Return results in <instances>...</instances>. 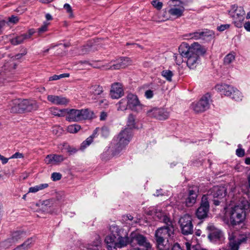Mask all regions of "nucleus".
Here are the masks:
<instances>
[{
	"mask_svg": "<svg viewBox=\"0 0 250 250\" xmlns=\"http://www.w3.org/2000/svg\"><path fill=\"white\" fill-rule=\"evenodd\" d=\"M25 236V232L21 230H16L13 231L11 235V237L7 239L4 243L5 246H8L22 239Z\"/></svg>",
	"mask_w": 250,
	"mask_h": 250,
	"instance_id": "nucleus-24",
	"label": "nucleus"
},
{
	"mask_svg": "<svg viewBox=\"0 0 250 250\" xmlns=\"http://www.w3.org/2000/svg\"><path fill=\"white\" fill-rule=\"evenodd\" d=\"M34 33L35 31L33 29H30L27 33L17 36L12 39L11 40V42L14 45L21 44L22 43L24 40L30 39Z\"/></svg>",
	"mask_w": 250,
	"mask_h": 250,
	"instance_id": "nucleus-26",
	"label": "nucleus"
},
{
	"mask_svg": "<svg viewBox=\"0 0 250 250\" xmlns=\"http://www.w3.org/2000/svg\"><path fill=\"white\" fill-rule=\"evenodd\" d=\"M116 239L117 237L114 234H111L105 237L104 241L108 250H112L113 248H116Z\"/></svg>",
	"mask_w": 250,
	"mask_h": 250,
	"instance_id": "nucleus-28",
	"label": "nucleus"
},
{
	"mask_svg": "<svg viewBox=\"0 0 250 250\" xmlns=\"http://www.w3.org/2000/svg\"><path fill=\"white\" fill-rule=\"evenodd\" d=\"M197 189H189L188 193L186 195L185 204L188 207H190L193 206L196 203L197 197Z\"/></svg>",
	"mask_w": 250,
	"mask_h": 250,
	"instance_id": "nucleus-23",
	"label": "nucleus"
},
{
	"mask_svg": "<svg viewBox=\"0 0 250 250\" xmlns=\"http://www.w3.org/2000/svg\"><path fill=\"white\" fill-rule=\"evenodd\" d=\"M230 27V25L229 24H222L217 26V30L222 32L225 30L229 29Z\"/></svg>",
	"mask_w": 250,
	"mask_h": 250,
	"instance_id": "nucleus-47",
	"label": "nucleus"
},
{
	"mask_svg": "<svg viewBox=\"0 0 250 250\" xmlns=\"http://www.w3.org/2000/svg\"><path fill=\"white\" fill-rule=\"evenodd\" d=\"M245 163L246 165H250V157H247L245 159Z\"/></svg>",
	"mask_w": 250,
	"mask_h": 250,
	"instance_id": "nucleus-58",
	"label": "nucleus"
},
{
	"mask_svg": "<svg viewBox=\"0 0 250 250\" xmlns=\"http://www.w3.org/2000/svg\"><path fill=\"white\" fill-rule=\"evenodd\" d=\"M129 243H130V238L127 236H119L116 239V248H122L125 247Z\"/></svg>",
	"mask_w": 250,
	"mask_h": 250,
	"instance_id": "nucleus-29",
	"label": "nucleus"
},
{
	"mask_svg": "<svg viewBox=\"0 0 250 250\" xmlns=\"http://www.w3.org/2000/svg\"><path fill=\"white\" fill-rule=\"evenodd\" d=\"M59 130H61V128H60V127L59 126H54L53 128V133L55 134H58V132L59 131Z\"/></svg>",
	"mask_w": 250,
	"mask_h": 250,
	"instance_id": "nucleus-57",
	"label": "nucleus"
},
{
	"mask_svg": "<svg viewBox=\"0 0 250 250\" xmlns=\"http://www.w3.org/2000/svg\"><path fill=\"white\" fill-rule=\"evenodd\" d=\"M99 104L100 106H101L102 107H105L106 106L108 105V101L105 99H102L99 101Z\"/></svg>",
	"mask_w": 250,
	"mask_h": 250,
	"instance_id": "nucleus-49",
	"label": "nucleus"
},
{
	"mask_svg": "<svg viewBox=\"0 0 250 250\" xmlns=\"http://www.w3.org/2000/svg\"><path fill=\"white\" fill-rule=\"evenodd\" d=\"M248 181H249V188H250V174H249V175Z\"/></svg>",
	"mask_w": 250,
	"mask_h": 250,
	"instance_id": "nucleus-64",
	"label": "nucleus"
},
{
	"mask_svg": "<svg viewBox=\"0 0 250 250\" xmlns=\"http://www.w3.org/2000/svg\"><path fill=\"white\" fill-rule=\"evenodd\" d=\"M215 88L221 94L229 96L235 101H240L242 100L243 96L241 92L230 85L219 84L216 85Z\"/></svg>",
	"mask_w": 250,
	"mask_h": 250,
	"instance_id": "nucleus-6",
	"label": "nucleus"
},
{
	"mask_svg": "<svg viewBox=\"0 0 250 250\" xmlns=\"http://www.w3.org/2000/svg\"><path fill=\"white\" fill-rule=\"evenodd\" d=\"M235 60V55L233 53H229L224 58V63L226 65L229 64Z\"/></svg>",
	"mask_w": 250,
	"mask_h": 250,
	"instance_id": "nucleus-39",
	"label": "nucleus"
},
{
	"mask_svg": "<svg viewBox=\"0 0 250 250\" xmlns=\"http://www.w3.org/2000/svg\"><path fill=\"white\" fill-rule=\"evenodd\" d=\"M47 99L51 104L65 106L69 103L68 99L61 95H49Z\"/></svg>",
	"mask_w": 250,
	"mask_h": 250,
	"instance_id": "nucleus-20",
	"label": "nucleus"
},
{
	"mask_svg": "<svg viewBox=\"0 0 250 250\" xmlns=\"http://www.w3.org/2000/svg\"><path fill=\"white\" fill-rule=\"evenodd\" d=\"M65 110L66 120L69 122H78L89 118L88 111L87 109L65 108Z\"/></svg>",
	"mask_w": 250,
	"mask_h": 250,
	"instance_id": "nucleus-9",
	"label": "nucleus"
},
{
	"mask_svg": "<svg viewBox=\"0 0 250 250\" xmlns=\"http://www.w3.org/2000/svg\"><path fill=\"white\" fill-rule=\"evenodd\" d=\"M206 51V49L198 42H194L190 45L183 42L179 47V53L187 59V65L190 69H194L199 65L200 56L205 54Z\"/></svg>",
	"mask_w": 250,
	"mask_h": 250,
	"instance_id": "nucleus-1",
	"label": "nucleus"
},
{
	"mask_svg": "<svg viewBox=\"0 0 250 250\" xmlns=\"http://www.w3.org/2000/svg\"><path fill=\"white\" fill-rule=\"evenodd\" d=\"M98 130V129L96 128L94 130L93 133L82 143L81 146V149H84L87 146H89L92 143L93 138L95 137L96 134L97 133Z\"/></svg>",
	"mask_w": 250,
	"mask_h": 250,
	"instance_id": "nucleus-32",
	"label": "nucleus"
},
{
	"mask_svg": "<svg viewBox=\"0 0 250 250\" xmlns=\"http://www.w3.org/2000/svg\"><path fill=\"white\" fill-rule=\"evenodd\" d=\"M25 54V53H23V54H17L15 57L16 59H19L20 58H21L22 56H23V55H24Z\"/></svg>",
	"mask_w": 250,
	"mask_h": 250,
	"instance_id": "nucleus-61",
	"label": "nucleus"
},
{
	"mask_svg": "<svg viewBox=\"0 0 250 250\" xmlns=\"http://www.w3.org/2000/svg\"><path fill=\"white\" fill-rule=\"evenodd\" d=\"M162 189H160V190H157L156 193L154 194V195L155 196H159L160 195H161V191Z\"/></svg>",
	"mask_w": 250,
	"mask_h": 250,
	"instance_id": "nucleus-60",
	"label": "nucleus"
},
{
	"mask_svg": "<svg viewBox=\"0 0 250 250\" xmlns=\"http://www.w3.org/2000/svg\"><path fill=\"white\" fill-rule=\"evenodd\" d=\"M103 92V87L97 84L92 85L89 88L88 93V99L89 100L96 101L98 99L99 96Z\"/></svg>",
	"mask_w": 250,
	"mask_h": 250,
	"instance_id": "nucleus-21",
	"label": "nucleus"
},
{
	"mask_svg": "<svg viewBox=\"0 0 250 250\" xmlns=\"http://www.w3.org/2000/svg\"><path fill=\"white\" fill-rule=\"evenodd\" d=\"M23 158V154L21 153L20 152H16L14 154L10 159H18V158Z\"/></svg>",
	"mask_w": 250,
	"mask_h": 250,
	"instance_id": "nucleus-50",
	"label": "nucleus"
},
{
	"mask_svg": "<svg viewBox=\"0 0 250 250\" xmlns=\"http://www.w3.org/2000/svg\"><path fill=\"white\" fill-rule=\"evenodd\" d=\"M107 117V113L104 112H102L101 113L100 119L102 121L105 120Z\"/></svg>",
	"mask_w": 250,
	"mask_h": 250,
	"instance_id": "nucleus-55",
	"label": "nucleus"
},
{
	"mask_svg": "<svg viewBox=\"0 0 250 250\" xmlns=\"http://www.w3.org/2000/svg\"><path fill=\"white\" fill-rule=\"evenodd\" d=\"M248 236L246 234L235 232L229 234V243L228 250H238L239 245L246 242Z\"/></svg>",
	"mask_w": 250,
	"mask_h": 250,
	"instance_id": "nucleus-10",
	"label": "nucleus"
},
{
	"mask_svg": "<svg viewBox=\"0 0 250 250\" xmlns=\"http://www.w3.org/2000/svg\"><path fill=\"white\" fill-rule=\"evenodd\" d=\"M42 3H49L52 1L53 0H40Z\"/></svg>",
	"mask_w": 250,
	"mask_h": 250,
	"instance_id": "nucleus-62",
	"label": "nucleus"
},
{
	"mask_svg": "<svg viewBox=\"0 0 250 250\" xmlns=\"http://www.w3.org/2000/svg\"><path fill=\"white\" fill-rule=\"evenodd\" d=\"M211 102L210 94L206 93L201 97L199 101L193 103L191 106L195 112L201 113L209 108Z\"/></svg>",
	"mask_w": 250,
	"mask_h": 250,
	"instance_id": "nucleus-11",
	"label": "nucleus"
},
{
	"mask_svg": "<svg viewBox=\"0 0 250 250\" xmlns=\"http://www.w3.org/2000/svg\"><path fill=\"white\" fill-rule=\"evenodd\" d=\"M152 5L158 10H160L163 7V3L158 0H153L151 2Z\"/></svg>",
	"mask_w": 250,
	"mask_h": 250,
	"instance_id": "nucleus-43",
	"label": "nucleus"
},
{
	"mask_svg": "<svg viewBox=\"0 0 250 250\" xmlns=\"http://www.w3.org/2000/svg\"><path fill=\"white\" fill-rule=\"evenodd\" d=\"M135 117L132 114H130L128 116L127 125L129 128L131 130V128L135 127Z\"/></svg>",
	"mask_w": 250,
	"mask_h": 250,
	"instance_id": "nucleus-38",
	"label": "nucleus"
},
{
	"mask_svg": "<svg viewBox=\"0 0 250 250\" xmlns=\"http://www.w3.org/2000/svg\"><path fill=\"white\" fill-rule=\"evenodd\" d=\"M64 158L62 155L56 154H50L46 156L44 159L45 163L46 164H51L53 165H59L63 161Z\"/></svg>",
	"mask_w": 250,
	"mask_h": 250,
	"instance_id": "nucleus-25",
	"label": "nucleus"
},
{
	"mask_svg": "<svg viewBox=\"0 0 250 250\" xmlns=\"http://www.w3.org/2000/svg\"><path fill=\"white\" fill-rule=\"evenodd\" d=\"M229 13L232 19L233 23L235 26L238 28L242 27L243 25L245 16V12L243 7L233 5Z\"/></svg>",
	"mask_w": 250,
	"mask_h": 250,
	"instance_id": "nucleus-8",
	"label": "nucleus"
},
{
	"mask_svg": "<svg viewBox=\"0 0 250 250\" xmlns=\"http://www.w3.org/2000/svg\"><path fill=\"white\" fill-rule=\"evenodd\" d=\"M81 126L77 124L71 125L67 126V130L70 133H76L81 129Z\"/></svg>",
	"mask_w": 250,
	"mask_h": 250,
	"instance_id": "nucleus-37",
	"label": "nucleus"
},
{
	"mask_svg": "<svg viewBox=\"0 0 250 250\" xmlns=\"http://www.w3.org/2000/svg\"><path fill=\"white\" fill-rule=\"evenodd\" d=\"M126 217L128 219V220H130V221L132 220L133 219V217L130 215H126Z\"/></svg>",
	"mask_w": 250,
	"mask_h": 250,
	"instance_id": "nucleus-63",
	"label": "nucleus"
},
{
	"mask_svg": "<svg viewBox=\"0 0 250 250\" xmlns=\"http://www.w3.org/2000/svg\"><path fill=\"white\" fill-rule=\"evenodd\" d=\"M39 106L34 101L26 99H15L9 105V109L13 113H21L24 111L30 112L36 110Z\"/></svg>",
	"mask_w": 250,
	"mask_h": 250,
	"instance_id": "nucleus-3",
	"label": "nucleus"
},
{
	"mask_svg": "<svg viewBox=\"0 0 250 250\" xmlns=\"http://www.w3.org/2000/svg\"><path fill=\"white\" fill-rule=\"evenodd\" d=\"M171 250H182L178 244H175L173 245Z\"/></svg>",
	"mask_w": 250,
	"mask_h": 250,
	"instance_id": "nucleus-56",
	"label": "nucleus"
},
{
	"mask_svg": "<svg viewBox=\"0 0 250 250\" xmlns=\"http://www.w3.org/2000/svg\"><path fill=\"white\" fill-rule=\"evenodd\" d=\"M97 128L98 129L97 132L99 130H100L101 135L103 137L106 138L109 136L110 131H109V129L108 127L104 126L101 128Z\"/></svg>",
	"mask_w": 250,
	"mask_h": 250,
	"instance_id": "nucleus-40",
	"label": "nucleus"
},
{
	"mask_svg": "<svg viewBox=\"0 0 250 250\" xmlns=\"http://www.w3.org/2000/svg\"><path fill=\"white\" fill-rule=\"evenodd\" d=\"M62 178V174L58 172H53L51 175V178L53 181H56L60 180Z\"/></svg>",
	"mask_w": 250,
	"mask_h": 250,
	"instance_id": "nucleus-45",
	"label": "nucleus"
},
{
	"mask_svg": "<svg viewBox=\"0 0 250 250\" xmlns=\"http://www.w3.org/2000/svg\"><path fill=\"white\" fill-rule=\"evenodd\" d=\"M244 28L248 32H250V22L247 21L243 23Z\"/></svg>",
	"mask_w": 250,
	"mask_h": 250,
	"instance_id": "nucleus-53",
	"label": "nucleus"
},
{
	"mask_svg": "<svg viewBox=\"0 0 250 250\" xmlns=\"http://www.w3.org/2000/svg\"><path fill=\"white\" fill-rule=\"evenodd\" d=\"M166 226L157 229L155 232V238L159 239L168 240L174 234V228L173 222L165 224Z\"/></svg>",
	"mask_w": 250,
	"mask_h": 250,
	"instance_id": "nucleus-13",
	"label": "nucleus"
},
{
	"mask_svg": "<svg viewBox=\"0 0 250 250\" xmlns=\"http://www.w3.org/2000/svg\"><path fill=\"white\" fill-rule=\"evenodd\" d=\"M110 96L113 99L121 98L124 95V89L122 84L120 83H115L111 85Z\"/></svg>",
	"mask_w": 250,
	"mask_h": 250,
	"instance_id": "nucleus-22",
	"label": "nucleus"
},
{
	"mask_svg": "<svg viewBox=\"0 0 250 250\" xmlns=\"http://www.w3.org/2000/svg\"><path fill=\"white\" fill-rule=\"evenodd\" d=\"M8 158H5L3 155H0V160H1L2 164H5L8 162Z\"/></svg>",
	"mask_w": 250,
	"mask_h": 250,
	"instance_id": "nucleus-54",
	"label": "nucleus"
},
{
	"mask_svg": "<svg viewBox=\"0 0 250 250\" xmlns=\"http://www.w3.org/2000/svg\"><path fill=\"white\" fill-rule=\"evenodd\" d=\"M130 244L137 243L140 246L146 249V250H150L151 246L150 243L144 235L137 232H133L130 235Z\"/></svg>",
	"mask_w": 250,
	"mask_h": 250,
	"instance_id": "nucleus-14",
	"label": "nucleus"
},
{
	"mask_svg": "<svg viewBox=\"0 0 250 250\" xmlns=\"http://www.w3.org/2000/svg\"><path fill=\"white\" fill-rule=\"evenodd\" d=\"M153 211L155 216L165 224L172 222L169 217L167 216V213L164 212L160 208L156 207L154 208Z\"/></svg>",
	"mask_w": 250,
	"mask_h": 250,
	"instance_id": "nucleus-27",
	"label": "nucleus"
},
{
	"mask_svg": "<svg viewBox=\"0 0 250 250\" xmlns=\"http://www.w3.org/2000/svg\"><path fill=\"white\" fill-rule=\"evenodd\" d=\"M250 209V201L245 198L240 199L238 205L231 208L230 212V221L232 225H236L243 222L246 217V210Z\"/></svg>",
	"mask_w": 250,
	"mask_h": 250,
	"instance_id": "nucleus-2",
	"label": "nucleus"
},
{
	"mask_svg": "<svg viewBox=\"0 0 250 250\" xmlns=\"http://www.w3.org/2000/svg\"><path fill=\"white\" fill-rule=\"evenodd\" d=\"M170 0L174 3V4L171 5L170 8L167 11L166 9L163 10L162 17L165 19L164 20H168L171 17L175 19H177L184 15L185 9L183 5V3L180 0Z\"/></svg>",
	"mask_w": 250,
	"mask_h": 250,
	"instance_id": "nucleus-5",
	"label": "nucleus"
},
{
	"mask_svg": "<svg viewBox=\"0 0 250 250\" xmlns=\"http://www.w3.org/2000/svg\"><path fill=\"white\" fill-rule=\"evenodd\" d=\"M146 114L149 117L160 120H166L169 116V113L166 110L158 108H153L148 110Z\"/></svg>",
	"mask_w": 250,
	"mask_h": 250,
	"instance_id": "nucleus-18",
	"label": "nucleus"
},
{
	"mask_svg": "<svg viewBox=\"0 0 250 250\" xmlns=\"http://www.w3.org/2000/svg\"><path fill=\"white\" fill-rule=\"evenodd\" d=\"M168 240L156 239L157 246L159 250H168L170 246L168 243Z\"/></svg>",
	"mask_w": 250,
	"mask_h": 250,
	"instance_id": "nucleus-31",
	"label": "nucleus"
},
{
	"mask_svg": "<svg viewBox=\"0 0 250 250\" xmlns=\"http://www.w3.org/2000/svg\"><path fill=\"white\" fill-rule=\"evenodd\" d=\"M48 187V184L46 183L41 184L35 186L30 187L29 188V192L35 193L39 190H41Z\"/></svg>",
	"mask_w": 250,
	"mask_h": 250,
	"instance_id": "nucleus-34",
	"label": "nucleus"
},
{
	"mask_svg": "<svg viewBox=\"0 0 250 250\" xmlns=\"http://www.w3.org/2000/svg\"><path fill=\"white\" fill-rule=\"evenodd\" d=\"M192 217L188 214H185L179 220L180 229L184 235L191 234L193 232Z\"/></svg>",
	"mask_w": 250,
	"mask_h": 250,
	"instance_id": "nucleus-12",
	"label": "nucleus"
},
{
	"mask_svg": "<svg viewBox=\"0 0 250 250\" xmlns=\"http://www.w3.org/2000/svg\"><path fill=\"white\" fill-rule=\"evenodd\" d=\"M227 189L224 187L214 186L210 188L206 196L208 199L213 198V203L215 206H218L221 202L226 200L224 198L226 195Z\"/></svg>",
	"mask_w": 250,
	"mask_h": 250,
	"instance_id": "nucleus-7",
	"label": "nucleus"
},
{
	"mask_svg": "<svg viewBox=\"0 0 250 250\" xmlns=\"http://www.w3.org/2000/svg\"><path fill=\"white\" fill-rule=\"evenodd\" d=\"M45 18L47 20H51L52 19V16L49 14H46L45 15Z\"/></svg>",
	"mask_w": 250,
	"mask_h": 250,
	"instance_id": "nucleus-59",
	"label": "nucleus"
},
{
	"mask_svg": "<svg viewBox=\"0 0 250 250\" xmlns=\"http://www.w3.org/2000/svg\"><path fill=\"white\" fill-rule=\"evenodd\" d=\"M209 205L207 196L204 195L202 198L200 206L197 208L196 215L200 219L207 217L209 210Z\"/></svg>",
	"mask_w": 250,
	"mask_h": 250,
	"instance_id": "nucleus-15",
	"label": "nucleus"
},
{
	"mask_svg": "<svg viewBox=\"0 0 250 250\" xmlns=\"http://www.w3.org/2000/svg\"><path fill=\"white\" fill-rule=\"evenodd\" d=\"M18 21L19 19L17 16H12L11 17L9 18V21L10 22L16 23Z\"/></svg>",
	"mask_w": 250,
	"mask_h": 250,
	"instance_id": "nucleus-52",
	"label": "nucleus"
},
{
	"mask_svg": "<svg viewBox=\"0 0 250 250\" xmlns=\"http://www.w3.org/2000/svg\"><path fill=\"white\" fill-rule=\"evenodd\" d=\"M206 32L203 31L195 32L187 34L185 35V37H186L188 39H193L197 40L198 39H202L205 36H206Z\"/></svg>",
	"mask_w": 250,
	"mask_h": 250,
	"instance_id": "nucleus-30",
	"label": "nucleus"
},
{
	"mask_svg": "<svg viewBox=\"0 0 250 250\" xmlns=\"http://www.w3.org/2000/svg\"><path fill=\"white\" fill-rule=\"evenodd\" d=\"M207 229L208 231V238L211 241L216 242L223 236L222 232L212 224H209Z\"/></svg>",
	"mask_w": 250,
	"mask_h": 250,
	"instance_id": "nucleus-19",
	"label": "nucleus"
},
{
	"mask_svg": "<svg viewBox=\"0 0 250 250\" xmlns=\"http://www.w3.org/2000/svg\"><path fill=\"white\" fill-rule=\"evenodd\" d=\"M145 95L146 98L150 99V98H152V97L153 96V91H152L151 90H146L145 92Z\"/></svg>",
	"mask_w": 250,
	"mask_h": 250,
	"instance_id": "nucleus-51",
	"label": "nucleus"
},
{
	"mask_svg": "<svg viewBox=\"0 0 250 250\" xmlns=\"http://www.w3.org/2000/svg\"><path fill=\"white\" fill-rule=\"evenodd\" d=\"M132 137V132L130 129L125 128L122 130L115 139V150L113 156L117 155L129 143Z\"/></svg>",
	"mask_w": 250,
	"mask_h": 250,
	"instance_id": "nucleus-4",
	"label": "nucleus"
},
{
	"mask_svg": "<svg viewBox=\"0 0 250 250\" xmlns=\"http://www.w3.org/2000/svg\"><path fill=\"white\" fill-rule=\"evenodd\" d=\"M63 8L66 10L67 13L70 14V16L72 15V10L70 4L65 3L63 6Z\"/></svg>",
	"mask_w": 250,
	"mask_h": 250,
	"instance_id": "nucleus-48",
	"label": "nucleus"
},
{
	"mask_svg": "<svg viewBox=\"0 0 250 250\" xmlns=\"http://www.w3.org/2000/svg\"><path fill=\"white\" fill-rule=\"evenodd\" d=\"M48 25V22H44L43 25H42L40 28L38 29V32L39 33H42L46 31L47 30V27Z\"/></svg>",
	"mask_w": 250,
	"mask_h": 250,
	"instance_id": "nucleus-46",
	"label": "nucleus"
},
{
	"mask_svg": "<svg viewBox=\"0 0 250 250\" xmlns=\"http://www.w3.org/2000/svg\"><path fill=\"white\" fill-rule=\"evenodd\" d=\"M173 57L177 65H180L183 62V58L184 57L180 53L179 54H174Z\"/></svg>",
	"mask_w": 250,
	"mask_h": 250,
	"instance_id": "nucleus-42",
	"label": "nucleus"
},
{
	"mask_svg": "<svg viewBox=\"0 0 250 250\" xmlns=\"http://www.w3.org/2000/svg\"><path fill=\"white\" fill-rule=\"evenodd\" d=\"M131 60L127 57H121L115 61H112L108 69L117 70L125 67L131 63Z\"/></svg>",
	"mask_w": 250,
	"mask_h": 250,
	"instance_id": "nucleus-17",
	"label": "nucleus"
},
{
	"mask_svg": "<svg viewBox=\"0 0 250 250\" xmlns=\"http://www.w3.org/2000/svg\"><path fill=\"white\" fill-rule=\"evenodd\" d=\"M50 113L55 116L63 117L65 116V108L60 109L56 107H52L49 109Z\"/></svg>",
	"mask_w": 250,
	"mask_h": 250,
	"instance_id": "nucleus-33",
	"label": "nucleus"
},
{
	"mask_svg": "<svg viewBox=\"0 0 250 250\" xmlns=\"http://www.w3.org/2000/svg\"><path fill=\"white\" fill-rule=\"evenodd\" d=\"M118 110L125 111L126 110L127 108H128V104L126 98L121 99L118 102Z\"/></svg>",
	"mask_w": 250,
	"mask_h": 250,
	"instance_id": "nucleus-35",
	"label": "nucleus"
},
{
	"mask_svg": "<svg viewBox=\"0 0 250 250\" xmlns=\"http://www.w3.org/2000/svg\"><path fill=\"white\" fill-rule=\"evenodd\" d=\"M128 109L139 112L143 109V104H141L138 97L132 94H129L126 97Z\"/></svg>",
	"mask_w": 250,
	"mask_h": 250,
	"instance_id": "nucleus-16",
	"label": "nucleus"
},
{
	"mask_svg": "<svg viewBox=\"0 0 250 250\" xmlns=\"http://www.w3.org/2000/svg\"><path fill=\"white\" fill-rule=\"evenodd\" d=\"M245 152L244 149L241 148V145H238V148L236 150V154L239 157H243L245 155Z\"/></svg>",
	"mask_w": 250,
	"mask_h": 250,
	"instance_id": "nucleus-44",
	"label": "nucleus"
},
{
	"mask_svg": "<svg viewBox=\"0 0 250 250\" xmlns=\"http://www.w3.org/2000/svg\"><path fill=\"white\" fill-rule=\"evenodd\" d=\"M69 74L68 73H63L59 75H54L53 76L49 77V81H55L61 78L69 77Z\"/></svg>",
	"mask_w": 250,
	"mask_h": 250,
	"instance_id": "nucleus-41",
	"label": "nucleus"
},
{
	"mask_svg": "<svg viewBox=\"0 0 250 250\" xmlns=\"http://www.w3.org/2000/svg\"><path fill=\"white\" fill-rule=\"evenodd\" d=\"M162 76L165 78L167 81L171 82L172 78L173 76V73L170 70H164L161 72Z\"/></svg>",
	"mask_w": 250,
	"mask_h": 250,
	"instance_id": "nucleus-36",
	"label": "nucleus"
}]
</instances>
